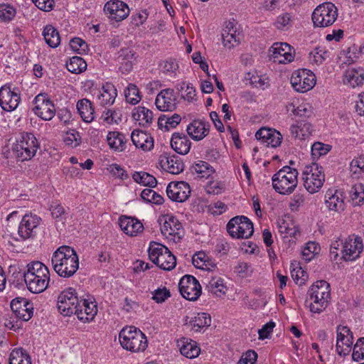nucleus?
I'll return each instance as SVG.
<instances>
[{
  "mask_svg": "<svg viewBox=\"0 0 364 364\" xmlns=\"http://www.w3.org/2000/svg\"><path fill=\"white\" fill-rule=\"evenodd\" d=\"M51 263L54 271L63 278L73 277L79 268V258L71 247L63 245L53 253Z\"/></svg>",
  "mask_w": 364,
  "mask_h": 364,
  "instance_id": "f257e3e1",
  "label": "nucleus"
},
{
  "mask_svg": "<svg viewBox=\"0 0 364 364\" xmlns=\"http://www.w3.org/2000/svg\"><path fill=\"white\" fill-rule=\"evenodd\" d=\"M339 246H342L341 259L346 262L358 259L363 250L360 237L352 235L345 238L338 237L331 242L330 246V256L333 260H336L339 257Z\"/></svg>",
  "mask_w": 364,
  "mask_h": 364,
  "instance_id": "f03ea898",
  "label": "nucleus"
},
{
  "mask_svg": "<svg viewBox=\"0 0 364 364\" xmlns=\"http://www.w3.org/2000/svg\"><path fill=\"white\" fill-rule=\"evenodd\" d=\"M24 282L31 293L40 294L48 287L50 272L47 266L40 261H33L26 265L23 273Z\"/></svg>",
  "mask_w": 364,
  "mask_h": 364,
  "instance_id": "7ed1b4c3",
  "label": "nucleus"
},
{
  "mask_svg": "<svg viewBox=\"0 0 364 364\" xmlns=\"http://www.w3.org/2000/svg\"><path fill=\"white\" fill-rule=\"evenodd\" d=\"M331 299L330 284L325 280L316 281L307 292L306 302H309V310L320 314L328 306Z\"/></svg>",
  "mask_w": 364,
  "mask_h": 364,
  "instance_id": "20e7f679",
  "label": "nucleus"
},
{
  "mask_svg": "<svg viewBox=\"0 0 364 364\" xmlns=\"http://www.w3.org/2000/svg\"><path fill=\"white\" fill-rule=\"evenodd\" d=\"M274 191L282 195L292 193L298 184V171L296 168L285 166L274 173L272 178Z\"/></svg>",
  "mask_w": 364,
  "mask_h": 364,
  "instance_id": "39448f33",
  "label": "nucleus"
},
{
  "mask_svg": "<svg viewBox=\"0 0 364 364\" xmlns=\"http://www.w3.org/2000/svg\"><path fill=\"white\" fill-rule=\"evenodd\" d=\"M119 340L124 349L134 353L143 352L148 346L146 336L134 326L123 328L119 332Z\"/></svg>",
  "mask_w": 364,
  "mask_h": 364,
  "instance_id": "423d86ee",
  "label": "nucleus"
},
{
  "mask_svg": "<svg viewBox=\"0 0 364 364\" xmlns=\"http://www.w3.org/2000/svg\"><path fill=\"white\" fill-rule=\"evenodd\" d=\"M39 143L32 133L23 132L13 146V152L19 161L31 160L36 154Z\"/></svg>",
  "mask_w": 364,
  "mask_h": 364,
  "instance_id": "0eeeda50",
  "label": "nucleus"
},
{
  "mask_svg": "<svg viewBox=\"0 0 364 364\" xmlns=\"http://www.w3.org/2000/svg\"><path fill=\"white\" fill-rule=\"evenodd\" d=\"M148 252L149 259L161 269L170 271L176 267V257L166 246L151 242Z\"/></svg>",
  "mask_w": 364,
  "mask_h": 364,
  "instance_id": "6e6552de",
  "label": "nucleus"
},
{
  "mask_svg": "<svg viewBox=\"0 0 364 364\" xmlns=\"http://www.w3.org/2000/svg\"><path fill=\"white\" fill-rule=\"evenodd\" d=\"M338 11L334 4L326 1L318 5L314 10L311 19L314 27L326 28L336 21Z\"/></svg>",
  "mask_w": 364,
  "mask_h": 364,
  "instance_id": "1a4fd4ad",
  "label": "nucleus"
},
{
  "mask_svg": "<svg viewBox=\"0 0 364 364\" xmlns=\"http://www.w3.org/2000/svg\"><path fill=\"white\" fill-rule=\"evenodd\" d=\"M161 232L168 241L180 242L184 237L185 230L182 223L174 215L166 214L159 218Z\"/></svg>",
  "mask_w": 364,
  "mask_h": 364,
  "instance_id": "9d476101",
  "label": "nucleus"
},
{
  "mask_svg": "<svg viewBox=\"0 0 364 364\" xmlns=\"http://www.w3.org/2000/svg\"><path fill=\"white\" fill-rule=\"evenodd\" d=\"M302 180L305 189L309 193L318 192L325 182L323 168L317 164L306 166L302 172Z\"/></svg>",
  "mask_w": 364,
  "mask_h": 364,
  "instance_id": "9b49d317",
  "label": "nucleus"
},
{
  "mask_svg": "<svg viewBox=\"0 0 364 364\" xmlns=\"http://www.w3.org/2000/svg\"><path fill=\"white\" fill-rule=\"evenodd\" d=\"M80 299L77 291L73 287H68L62 291L58 296V309L65 316H70L76 313Z\"/></svg>",
  "mask_w": 364,
  "mask_h": 364,
  "instance_id": "f8f14e48",
  "label": "nucleus"
},
{
  "mask_svg": "<svg viewBox=\"0 0 364 364\" xmlns=\"http://www.w3.org/2000/svg\"><path fill=\"white\" fill-rule=\"evenodd\" d=\"M42 224V219L36 214L29 213L25 214L18 225V235L23 240L35 238Z\"/></svg>",
  "mask_w": 364,
  "mask_h": 364,
  "instance_id": "ddd939ff",
  "label": "nucleus"
},
{
  "mask_svg": "<svg viewBox=\"0 0 364 364\" xmlns=\"http://www.w3.org/2000/svg\"><path fill=\"white\" fill-rule=\"evenodd\" d=\"M227 231L232 237L247 239L254 232L253 223L245 216H236L228 223Z\"/></svg>",
  "mask_w": 364,
  "mask_h": 364,
  "instance_id": "4468645a",
  "label": "nucleus"
},
{
  "mask_svg": "<svg viewBox=\"0 0 364 364\" xmlns=\"http://www.w3.org/2000/svg\"><path fill=\"white\" fill-rule=\"evenodd\" d=\"M316 76L313 72L307 69L298 70L293 73L291 84L299 92H306L311 90L316 85Z\"/></svg>",
  "mask_w": 364,
  "mask_h": 364,
  "instance_id": "2eb2a0df",
  "label": "nucleus"
},
{
  "mask_svg": "<svg viewBox=\"0 0 364 364\" xmlns=\"http://www.w3.org/2000/svg\"><path fill=\"white\" fill-rule=\"evenodd\" d=\"M33 111L36 115L45 121H49L55 114V107L53 101L46 93H40L33 100Z\"/></svg>",
  "mask_w": 364,
  "mask_h": 364,
  "instance_id": "dca6fc26",
  "label": "nucleus"
},
{
  "mask_svg": "<svg viewBox=\"0 0 364 364\" xmlns=\"http://www.w3.org/2000/svg\"><path fill=\"white\" fill-rule=\"evenodd\" d=\"M181 296L189 301H196L202 293L199 282L192 275L183 276L178 284Z\"/></svg>",
  "mask_w": 364,
  "mask_h": 364,
  "instance_id": "f3484780",
  "label": "nucleus"
},
{
  "mask_svg": "<svg viewBox=\"0 0 364 364\" xmlns=\"http://www.w3.org/2000/svg\"><path fill=\"white\" fill-rule=\"evenodd\" d=\"M104 12L110 20L119 22L129 16L130 10L128 5L124 1L110 0L105 4Z\"/></svg>",
  "mask_w": 364,
  "mask_h": 364,
  "instance_id": "a211bd4d",
  "label": "nucleus"
},
{
  "mask_svg": "<svg viewBox=\"0 0 364 364\" xmlns=\"http://www.w3.org/2000/svg\"><path fill=\"white\" fill-rule=\"evenodd\" d=\"M20 94L16 89H11L9 85H5L0 88V106L5 111H13L19 105Z\"/></svg>",
  "mask_w": 364,
  "mask_h": 364,
  "instance_id": "6ab92c4d",
  "label": "nucleus"
},
{
  "mask_svg": "<svg viewBox=\"0 0 364 364\" xmlns=\"http://www.w3.org/2000/svg\"><path fill=\"white\" fill-rule=\"evenodd\" d=\"M336 351L340 355H348L353 342V333L348 326L339 325L336 328Z\"/></svg>",
  "mask_w": 364,
  "mask_h": 364,
  "instance_id": "aec40b11",
  "label": "nucleus"
},
{
  "mask_svg": "<svg viewBox=\"0 0 364 364\" xmlns=\"http://www.w3.org/2000/svg\"><path fill=\"white\" fill-rule=\"evenodd\" d=\"M11 308L15 316L23 321H28L33 316V304L26 298L14 299L11 302Z\"/></svg>",
  "mask_w": 364,
  "mask_h": 364,
  "instance_id": "412c9836",
  "label": "nucleus"
},
{
  "mask_svg": "<svg viewBox=\"0 0 364 364\" xmlns=\"http://www.w3.org/2000/svg\"><path fill=\"white\" fill-rule=\"evenodd\" d=\"M177 95L171 88L161 90L155 100L156 108L161 112H172L177 106Z\"/></svg>",
  "mask_w": 364,
  "mask_h": 364,
  "instance_id": "4be33fe9",
  "label": "nucleus"
},
{
  "mask_svg": "<svg viewBox=\"0 0 364 364\" xmlns=\"http://www.w3.org/2000/svg\"><path fill=\"white\" fill-rule=\"evenodd\" d=\"M75 313L77 318L84 322L90 323L92 321L97 314L98 309L97 302L94 299H80L79 307Z\"/></svg>",
  "mask_w": 364,
  "mask_h": 364,
  "instance_id": "5701e85b",
  "label": "nucleus"
},
{
  "mask_svg": "<svg viewBox=\"0 0 364 364\" xmlns=\"http://www.w3.org/2000/svg\"><path fill=\"white\" fill-rule=\"evenodd\" d=\"M166 193L171 200L182 203L189 198L191 188L185 181H172L166 188Z\"/></svg>",
  "mask_w": 364,
  "mask_h": 364,
  "instance_id": "b1692460",
  "label": "nucleus"
},
{
  "mask_svg": "<svg viewBox=\"0 0 364 364\" xmlns=\"http://www.w3.org/2000/svg\"><path fill=\"white\" fill-rule=\"evenodd\" d=\"M291 46L287 43H274L271 47L272 58L279 63H291L294 59Z\"/></svg>",
  "mask_w": 364,
  "mask_h": 364,
  "instance_id": "393cba45",
  "label": "nucleus"
},
{
  "mask_svg": "<svg viewBox=\"0 0 364 364\" xmlns=\"http://www.w3.org/2000/svg\"><path fill=\"white\" fill-rule=\"evenodd\" d=\"M237 22L235 20L225 23L222 31L223 46L229 49L237 46L240 43V32L237 27Z\"/></svg>",
  "mask_w": 364,
  "mask_h": 364,
  "instance_id": "a878e982",
  "label": "nucleus"
},
{
  "mask_svg": "<svg viewBox=\"0 0 364 364\" xmlns=\"http://www.w3.org/2000/svg\"><path fill=\"white\" fill-rule=\"evenodd\" d=\"M138 55L130 48H123L119 51L117 60L120 63L119 70L123 74L129 73L137 63Z\"/></svg>",
  "mask_w": 364,
  "mask_h": 364,
  "instance_id": "bb28decb",
  "label": "nucleus"
},
{
  "mask_svg": "<svg viewBox=\"0 0 364 364\" xmlns=\"http://www.w3.org/2000/svg\"><path fill=\"white\" fill-rule=\"evenodd\" d=\"M256 139L267 146L273 148L279 146L282 141V136L275 129L261 128L255 133Z\"/></svg>",
  "mask_w": 364,
  "mask_h": 364,
  "instance_id": "cd10ccee",
  "label": "nucleus"
},
{
  "mask_svg": "<svg viewBox=\"0 0 364 364\" xmlns=\"http://www.w3.org/2000/svg\"><path fill=\"white\" fill-rule=\"evenodd\" d=\"M121 230L127 235L134 237L141 232L144 230L143 224L136 218L122 215L119 218Z\"/></svg>",
  "mask_w": 364,
  "mask_h": 364,
  "instance_id": "c85d7f7f",
  "label": "nucleus"
},
{
  "mask_svg": "<svg viewBox=\"0 0 364 364\" xmlns=\"http://www.w3.org/2000/svg\"><path fill=\"white\" fill-rule=\"evenodd\" d=\"M325 204L329 210L339 212L344 210L343 193L338 190L328 189L325 195Z\"/></svg>",
  "mask_w": 364,
  "mask_h": 364,
  "instance_id": "c756f323",
  "label": "nucleus"
},
{
  "mask_svg": "<svg viewBox=\"0 0 364 364\" xmlns=\"http://www.w3.org/2000/svg\"><path fill=\"white\" fill-rule=\"evenodd\" d=\"M186 131L192 139L200 141L208 134L210 124L205 121L195 119L187 126Z\"/></svg>",
  "mask_w": 364,
  "mask_h": 364,
  "instance_id": "7c9ffc66",
  "label": "nucleus"
},
{
  "mask_svg": "<svg viewBox=\"0 0 364 364\" xmlns=\"http://www.w3.org/2000/svg\"><path fill=\"white\" fill-rule=\"evenodd\" d=\"M117 95L114 85L111 82H106L102 87L97 96V102L102 107L111 106L114 104Z\"/></svg>",
  "mask_w": 364,
  "mask_h": 364,
  "instance_id": "2f4dec72",
  "label": "nucleus"
},
{
  "mask_svg": "<svg viewBox=\"0 0 364 364\" xmlns=\"http://www.w3.org/2000/svg\"><path fill=\"white\" fill-rule=\"evenodd\" d=\"M160 164L161 168L166 171L172 174H178L183 171L184 164L182 160L176 156H161Z\"/></svg>",
  "mask_w": 364,
  "mask_h": 364,
  "instance_id": "473e14b6",
  "label": "nucleus"
},
{
  "mask_svg": "<svg viewBox=\"0 0 364 364\" xmlns=\"http://www.w3.org/2000/svg\"><path fill=\"white\" fill-rule=\"evenodd\" d=\"M131 139L136 148L143 151H150L154 147V139L148 133L135 129L132 132Z\"/></svg>",
  "mask_w": 364,
  "mask_h": 364,
  "instance_id": "72a5a7b5",
  "label": "nucleus"
},
{
  "mask_svg": "<svg viewBox=\"0 0 364 364\" xmlns=\"http://www.w3.org/2000/svg\"><path fill=\"white\" fill-rule=\"evenodd\" d=\"M171 146L178 154L185 155L189 152L191 142L184 134L176 132L172 134Z\"/></svg>",
  "mask_w": 364,
  "mask_h": 364,
  "instance_id": "f704fd0d",
  "label": "nucleus"
},
{
  "mask_svg": "<svg viewBox=\"0 0 364 364\" xmlns=\"http://www.w3.org/2000/svg\"><path fill=\"white\" fill-rule=\"evenodd\" d=\"M364 70L362 68H348L344 74L343 83L355 87L363 84Z\"/></svg>",
  "mask_w": 364,
  "mask_h": 364,
  "instance_id": "c9c22d12",
  "label": "nucleus"
},
{
  "mask_svg": "<svg viewBox=\"0 0 364 364\" xmlns=\"http://www.w3.org/2000/svg\"><path fill=\"white\" fill-rule=\"evenodd\" d=\"M132 118L139 122V124L143 127L149 126L154 119V115L151 110L145 107L138 106L132 110Z\"/></svg>",
  "mask_w": 364,
  "mask_h": 364,
  "instance_id": "e433bc0d",
  "label": "nucleus"
},
{
  "mask_svg": "<svg viewBox=\"0 0 364 364\" xmlns=\"http://www.w3.org/2000/svg\"><path fill=\"white\" fill-rule=\"evenodd\" d=\"M178 346L181 353L188 358H195L198 357L200 353V348L198 343L187 338H183L178 342Z\"/></svg>",
  "mask_w": 364,
  "mask_h": 364,
  "instance_id": "4c0bfd02",
  "label": "nucleus"
},
{
  "mask_svg": "<svg viewBox=\"0 0 364 364\" xmlns=\"http://www.w3.org/2000/svg\"><path fill=\"white\" fill-rule=\"evenodd\" d=\"M77 112L82 119L90 123L95 119V109L92 102L87 99H82L77 103Z\"/></svg>",
  "mask_w": 364,
  "mask_h": 364,
  "instance_id": "58836bf2",
  "label": "nucleus"
},
{
  "mask_svg": "<svg viewBox=\"0 0 364 364\" xmlns=\"http://www.w3.org/2000/svg\"><path fill=\"white\" fill-rule=\"evenodd\" d=\"M107 141L110 149L114 151H122L126 147V138L119 132H109Z\"/></svg>",
  "mask_w": 364,
  "mask_h": 364,
  "instance_id": "ea45409f",
  "label": "nucleus"
},
{
  "mask_svg": "<svg viewBox=\"0 0 364 364\" xmlns=\"http://www.w3.org/2000/svg\"><path fill=\"white\" fill-rule=\"evenodd\" d=\"M205 289L213 295L220 297L225 294L227 287L220 277H212L206 284Z\"/></svg>",
  "mask_w": 364,
  "mask_h": 364,
  "instance_id": "a19ab883",
  "label": "nucleus"
},
{
  "mask_svg": "<svg viewBox=\"0 0 364 364\" xmlns=\"http://www.w3.org/2000/svg\"><path fill=\"white\" fill-rule=\"evenodd\" d=\"M192 171L197 174L200 178H208L215 173V169L208 162L198 161L193 164Z\"/></svg>",
  "mask_w": 364,
  "mask_h": 364,
  "instance_id": "79ce46f5",
  "label": "nucleus"
},
{
  "mask_svg": "<svg viewBox=\"0 0 364 364\" xmlns=\"http://www.w3.org/2000/svg\"><path fill=\"white\" fill-rule=\"evenodd\" d=\"M290 132L295 138L304 139L311 135V125L306 122H299L291 126Z\"/></svg>",
  "mask_w": 364,
  "mask_h": 364,
  "instance_id": "37998d69",
  "label": "nucleus"
},
{
  "mask_svg": "<svg viewBox=\"0 0 364 364\" xmlns=\"http://www.w3.org/2000/svg\"><path fill=\"white\" fill-rule=\"evenodd\" d=\"M46 43L50 48H57L60 43V38L58 31L53 26H46L43 31Z\"/></svg>",
  "mask_w": 364,
  "mask_h": 364,
  "instance_id": "c03bdc74",
  "label": "nucleus"
},
{
  "mask_svg": "<svg viewBox=\"0 0 364 364\" xmlns=\"http://www.w3.org/2000/svg\"><path fill=\"white\" fill-rule=\"evenodd\" d=\"M9 363L31 364V358L26 350L23 348H15L9 355Z\"/></svg>",
  "mask_w": 364,
  "mask_h": 364,
  "instance_id": "a18cd8bd",
  "label": "nucleus"
},
{
  "mask_svg": "<svg viewBox=\"0 0 364 364\" xmlns=\"http://www.w3.org/2000/svg\"><path fill=\"white\" fill-rule=\"evenodd\" d=\"M296 16L292 12H284L277 17L275 26L282 31L289 30L293 26Z\"/></svg>",
  "mask_w": 364,
  "mask_h": 364,
  "instance_id": "49530a36",
  "label": "nucleus"
},
{
  "mask_svg": "<svg viewBox=\"0 0 364 364\" xmlns=\"http://www.w3.org/2000/svg\"><path fill=\"white\" fill-rule=\"evenodd\" d=\"M245 80L255 87L264 90L269 86L268 78L264 75H259L256 71L246 73Z\"/></svg>",
  "mask_w": 364,
  "mask_h": 364,
  "instance_id": "de8ad7c7",
  "label": "nucleus"
},
{
  "mask_svg": "<svg viewBox=\"0 0 364 364\" xmlns=\"http://www.w3.org/2000/svg\"><path fill=\"white\" fill-rule=\"evenodd\" d=\"M210 321L211 318L209 314L200 312L191 318L188 323L195 331H199L202 328L209 326Z\"/></svg>",
  "mask_w": 364,
  "mask_h": 364,
  "instance_id": "09e8293b",
  "label": "nucleus"
},
{
  "mask_svg": "<svg viewBox=\"0 0 364 364\" xmlns=\"http://www.w3.org/2000/svg\"><path fill=\"white\" fill-rule=\"evenodd\" d=\"M132 178L136 183L150 188L154 187L157 184L156 178L144 171H135L132 174Z\"/></svg>",
  "mask_w": 364,
  "mask_h": 364,
  "instance_id": "8fccbe9b",
  "label": "nucleus"
},
{
  "mask_svg": "<svg viewBox=\"0 0 364 364\" xmlns=\"http://www.w3.org/2000/svg\"><path fill=\"white\" fill-rule=\"evenodd\" d=\"M329 57L328 52L323 47H317L309 53V62L316 65H321Z\"/></svg>",
  "mask_w": 364,
  "mask_h": 364,
  "instance_id": "3c124183",
  "label": "nucleus"
},
{
  "mask_svg": "<svg viewBox=\"0 0 364 364\" xmlns=\"http://www.w3.org/2000/svg\"><path fill=\"white\" fill-rule=\"evenodd\" d=\"M68 70L73 73H80L87 68V63L83 58L79 56H74L66 63Z\"/></svg>",
  "mask_w": 364,
  "mask_h": 364,
  "instance_id": "603ef678",
  "label": "nucleus"
},
{
  "mask_svg": "<svg viewBox=\"0 0 364 364\" xmlns=\"http://www.w3.org/2000/svg\"><path fill=\"white\" fill-rule=\"evenodd\" d=\"M101 119L108 124H118L122 119V111L119 109L105 110L101 115Z\"/></svg>",
  "mask_w": 364,
  "mask_h": 364,
  "instance_id": "864d4df0",
  "label": "nucleus"
},
{
  "mask_svg": "<svg viewBox=\"0 0 364 364\" xmlns=\"http://www.w3.org/2000/svg\"><path fill=\"white\" fill-rule=\"evenodd\" d=\"M286 109L291 114L299 117L306 116L309 112L306 105L300 103L298 100L287 103Z\"/></svg>",
  "mask_w": 364,
  "mask_h": 364,
  "instance_id": "5fc2aeb1",
  "label": "nucleus"
},
{
  "mask_svg": "<svg viewBox=\"0 0 364 364\" xmlns=\"http://www.w3.org/2000/svg\"><path fill=\"white\" fill-rule=\"evenodd\" d=\"M350 196L354 205H361L364 203V185L356 183L350 189Z\"/></svg>",
  "mask_w": 364,
  "mask_h": 364,
  "instance_id": "6e6d98bb",
  "label": "nucleus"
},
{
  "mask_svg": "<svg viewBox=\"0 0 364 364\" xmlns=\"http://www.w3.org/2000/svg\"><path fill=\"white\" fill-rule=\"evenodd\" d=\"M319 251L320 246L318 243L315 242H309L302 249V259L306 262H309L316 256V255L318 254Z\"/></svg>",
  "mask_w": 364,
  "mask_h": 364,
  "instance_id": "4d7b16f0",
  "label": "nucleus"
},
{
  "mask_svg": "<svg viewBox=\"0 0 364 364\" xmlns=\"http://www.w3.org/2000/svg\"><path fill=\"white\" fill-rule=\"evenodd\" d=\"M124 95L127 102L134 105L139 102L141 99L139 89L135 85L132 83L129 84L124 90Z\"/></svg>",
  "mask_w": 364,
  "mask_h": 364,
  "instance_id": "13d9d810",
  "label": "nucleus"
},
{
  "mask_svg": "<svg viewBox=\"0 0 364 364\" xmlns=\"http://www.w3.org/2000/svg\"><path fill=\"white\" fill-rule=\"evenodd\" d=\"M192 262L198 269L210 270V263L208 259L207 255L203 252L194 254L192 257Z\"/></svg>",
  "mask_w": 364,
  "mask_h": 364,
  "instance_id": "bf43d9fd",
  "label": "nucleus"
},
{
  "mask_svg": "<svg viewBox=\"0 0 364 364\" xmlns=\"http://www.w3.org/2000/svg\"><path fill=\"white\" fill-rule=\"evenodd\" d=\"M141 198L146 202L160 205L163 203V197L151 188H145L141 193Z\"/></svg>",
  "mask_w": 364,
  "mask_h": 364,
  "instance_id": "052dcab7",
  "label": "nucleus"
},
{
  "mask_svg": "<svg viewBox=\"0 0 364 364\" xmlns=\"http://www.w3.org/2000/svg\"><path fill=\"white\" fill-rule=\"evenodd\" d=\"M16 9L8 4H0V19L4 22L11 21L16 16Z\"/></svg>",
  "mask_w": 364,
  "mask_h": 364,
  "instance_id": "680f3d73",
  "label": "nucleus"
},
{
  "mask_svg": "<svg viewBox=\"0 0 364 364\" xmlns=\"http://www.w3.org/2000/svg\"><path fill=\"white\" fill-rule=\"evenodd\" d=\"M70 46L73 51L79 54H85L89 50L87 43L80 38H73L70 41Z\"/></svg>",
  "mask_w": 364,
  "mask_h": 364,
  "instance_id": "e2e57ef3",
  "label": "nucleus"
},
{
  "mask_svg": "<svg viewBox=\"0 0 364 364\" xmlns=\"http://www.w3.org/2000/svg\"><path fill=\"white\" fill-rule=\"evenodd\" d=\"M161 68L164 74L173 77L178 69V65L176 60L170 58L164 61L161 64Z\"/></svg>",
  "mask_w": 364,
  "mask_h": 364,
  "instance_id": "0e129e2a",
  "label": "nucleus"
},
{
  "mask_svg": "<svg viewBox=\"0 0 364 364\" xmlns=\"http://www.w3.org/2000/svg\"><path fill=\"white\" fill-rule=\"evenodd\" d=\"M331 146L328 144L317 141L314 142L311 146V154L313 157L319 158L323 155H326L330 150Z\"/></svg>",
  "mask_w": 364,
  "mask_h": 364,
  "instance_id": "69168bd1",
  "label": "nucleus"
},
{
  "mask_svg": "<svg viewBox=\"0 0 364 364\" xmlns=\"http://www.w3.org/2000/svg\"><path fill=\"white\" fill-rule=\"evenodd\" d=\"M291 274L294 281L299 285L304 284L309 277L307 272L301 267L294 268Z\"/></svg>",
  "mask_w": 364,
  "mask_h": 364,
  "instance_id": "338daca9",
  "label": "nucleus"
},
{
  "mask_svg": "<svg viewBox=\"0 0 364 364\" xmlns=\"http://www.w3.org/2000/svg\"><path fill=\"white\" fill-rule=\"evenodd\" d=\"M352 358L356 362L364 358V337L359 338L354 346Z\"/></svg>",
  "mask_w": 364,
  "mask_h": 364,
  "instance_id": "774afa93",
  "label": "nucleus"
}]
</instances>
